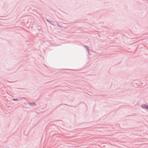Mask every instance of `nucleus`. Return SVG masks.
Here are the masks:
<instances>
[{
  "label": "nucleus",
  "instance_id": "obj_1",
  "mask_svg": "<svg viewBox=\"0 0 148 148\" xmlns=\"http://www.w3.org/2000/svg\"><path fill=\"white\" fill-rule=\"evenodd\" d=\"M143 107L146 108L148 109V105H145L143 106Z\"/></svg>",
  "mask_w": 148,
  "mask_h": 148
}]
</instances>
